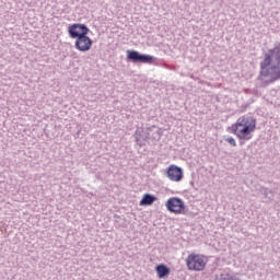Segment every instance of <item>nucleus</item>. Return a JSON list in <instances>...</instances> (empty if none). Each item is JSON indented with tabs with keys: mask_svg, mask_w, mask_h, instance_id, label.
<instances>
[{
	"mask_svg": "<svg viewBox=\"0 0 280 280\" xmlns=\"http://www.w3.org/2000/svg\"><path fill=\"white\" fill-rule=\"evenodd\" d=\"M259 80L265 84H272L280 80V46L269 49L260 62Z\"/></svg>",
	"mask_w": 280,
	"mask_h": 280,
	"instance_id": "1",
	"label": "nucleus"
},
{
	"mask_svg": "<svg viewBox=\"0 0 280 280\" xmlns=\"http://www.w3.org/2000/svg\"><path fill=\"white\" fill-rule=\"evenodd\" d=\"M257 126V120L250 116H242L236 120V124L232 125L230 130L238 137V139H244L249 141L253 139L250 132L255 131Z\"/></svg>",
	"mask_w": 280,
	"mask_h": 280,
	"instance_id": "2",
	"label": "nucleus"
},
{
	"mask_svg": "<svg viewBox=\"0 0 280 280\" xmlns=\"http://www.w3.org/2000/svg\"><path fill=\"white\" fill-rule=\"evenodd\" d=\"M186 266L188 270H195L196 272H200L207 267V259L205 256L190 254L186 258Z\"/></svg>",
	"mask_w": 280,
	"mask_h": 280,
	"instance_id": "3",
	"label": "nucleus"
},
{
	"mask_svg": "<svg viewBox=\"0 0 280 280\" xmlns=\"http://www.w3.org/2000/svg\"><path fill=\"white\" fill-rule=\"evenodd\" d=\"M127 60H130V62H141L143 65H150L152 60H154L153 56L150 55H143L137 50H127Z\"/></svg>",
	"mask_w": 280,
	"mask_h": 280,
	"instance_id": "4",
	"label": "nucleus"
},
{
	"mask_svg": "<svg viewBox=\"0 0 280 280\" xmlns=\"http://www.w3.org/2000/svg\"><path fill=\"white\" fill-rule=\"evenodd\" d=\"M88 36L89 34L82 33L80 37L75 39L74 47L78 49V51H90V49L93 47V39Z\"/></svg>",
	"mask_w": 280,
	"mask_h": 280,
	"instance_id": "5",
	"label": "nucleus"
},
{
	"mask_svg": "<svg viewBox=\"0 0 280 280\" xmlns=\"http://www.w3.org/2000/svg\"><path fill=\"white\" fill-rule=\"evenodd\" d=\"M89 32H91V30L86 26V24H72L68 27V34L70 36V38H80V36H82V34H89Z\"/></svg>",
	"mask_w": 280,
	"mask_h": 280,
	"instance_id": "6",
	"label": "nucleus"
},
{
	"mask_svg": "<svg viewBox=\"0 0 280 280\" xmlns=\"http://www.w3.org/2000/svg\"><path fill=\"white\" fill-rule=\"evenodd\" d=\"M166 176L173 183H180V180H183V177H184L183 168L174 164L170 165L166 168Z\"/></svg>",
	"mask_w": 280,
	"mask_h": 280,
	"instance_id": "7",
	"label": "nucleus"
},
{
	"mask_svg": "<svg viewBox=\"0 0 280 280\" xmlns=\"http://www.w3.org/2000/svg\"><path fill=\"white\" fill-rule=\"evenodd\" d=\"M166 209L171 213H182L183 209H185V202L178 197H172L166 201Z\"/></svg>",
	"mask_w": 280,
	"mask_h": 280,
	"instance_id": "8",
	"label": "nucleus"
},
{
	"mask_svg": "<svg viewBox=\"0 0 280 280\" xmlns=\"http://www.w3.org/2000/svg\"><path fill=\"white\" fill-rule=\"evenodd\" d=\"M155 272L159 279H167V277H170L171 269L166 265L162 264L155 267Z\"/></svg>",
	"mask_w": 280,
	"mask_h": 280,
	"instance_id": "9",
	"label": "nucleus"
},
{
	"mask_svg": "<svg viewBox=\"0 0 280 280\" xmlns=\"http://www.w3.org/2000/svg\"><path fill=\"white\" fill-rule=\"evenodd\" d=\"M158 198L151 194H144L142 199L140 200V207H150L156 202Z\"/></svg>",
	"mask_w": 280,
	"mask_h": 280,
	"instance_id": "10",
	"label": "nucleus"
},
{
	"mask_svg": "<svg viewBox=\"0 0 280 280\" xmlns=\"http://www.w3.org/2000/svg\"><path fill=\"white\" fill-rule=\"evenodd\" d=\"M260 194L265 196V198H268L269 200H272V198H275V196L272 195V189L266 187L260 188Z\"/></svg>",
	"mask_w": 280,
	"mask_h": 280,
	"instance_id": "11",
	"label": "nucleus"
},
{
	"mask_svg": "<svg viewBox=\"0 0 280 280\" xmlns=\"http://www.w3.org/2000/svg\"><path fill=\"white\" fill-rule=\"evenodd\" d=\"M217 280H240L229 272H223L217 278Z\"/></svg>",
	"mask_w": 280,
	"mask_h": 280,
	"instance_id": "12",
	"label": "nucleus"
},
{
	"mask_svg": "<svg viewBox=\"0 0 280 280\" xmlns=\"http://www.w3.org/2000/svg\"><path fill=\"white\" fill-rule=\"evenodd\" d=\"M148 139H149V136H148V135L142 136V135L137 133V136H136V142H137V144L140 145V147L143 145V143L141 142V140H142V141H148Z\"/></svg>",
	"mask_w": 280,
	"mask_h": 280,
	"instance_id": "13",
	"label": "nucleus"
},
{
	"mask_svg": "<svg viewBox=\"0 0 280 280\" xmlns=\"http://www.w3.org/2000/svg\"><path fill=\"white\" fill-rule=\"evenodd\" d=\"M228 143H230V145H232L233 148H235V145H237V142H235V138L230 137L226 138Z\"/></svg>",
	"mask_w": 280,
	"mask_h": 280,
	"instance_id": "14",
	"label": "nucleus"
},
{
	"mask_svg": "<svg viewBox=\"0 0 280 280\" xmlns=\"http://www.w3.org/2000/svg\"><path fill=\"white\" fill-rule=\"evenodd\" d=\"M156 132H158L159 139H161V135H162L161 130H158Z\"/></svg>",
	"mask_w": 280,
	"mask_h": 280,
	"instance_id": "15",
	"label": "nucleus"
}]
</instances>
